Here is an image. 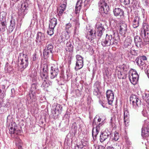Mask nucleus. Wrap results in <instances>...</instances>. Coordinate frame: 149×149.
Listing matches in <instances>:
<instances>
[{
  "instance_id": "f257e3e1",
  "label": "nucleus",
  "mask_w": 149,
  "mask_h": 149,
  "mask_svg": "<svg viewBox=\"0 0 149 149\" xmlns=\"http://www.w3.org/2000/svg\"><path fill=\"white\" fill-rule=\"evenodd\" d=\"M15 125V123H14L10 127L9 129V133L12 137L15 139L16 144L18 149H22V141L18 136L20 134L21 131L20 130H16Z\"/></svg>"
},
{
  "instance_id": "f03ea898",
  "label": "nucleus",
  "mask_w": 149,
  "mask_h": 149,
  "mask_svg": "<svg viewBox=\"0 0 149 149\" xmlns=\"http://www.w3.org/2000/svg\"><path fill=\"white\" fill-rule=\"evenodd\" d=\"M103 120L100 118H97L95 117L94 118L93 123V128L92 134L94 140H95L97 135L98 134L100 130V127L102 125Z\"/></svg>"
},
{
  "instance_id": "7ed1b4c3",
  "label": "nucleus",
  "mask_w": 149,
  "mask_h": 149,
  "mask_svg": "<svg viewBox=\"0 0 149 149\" xmlns=\"http://www.w3.org/2000/svg\"><path fill=\"white\" fill-rule=\"evenodd\" d=\"M104 25L101 23L97 22L95 25V31L91 30L88 31V34L90 35L91 38H94L96 36V34L98 37L100 38L102 36L103 33L105 30Z\"/></svg>"
},
{
  "instance_id": "20e7f679",
  "label": "nucleus",
  "mask_w": 149,
  "mask_h": 149,
  "mask_svg": "<svg viewBox=\"0 0 149 149\" xmlns=\"http://www.w3.org/2000/svg\"><path fill=\"white\" fill-rule=\"evenodd\" d=\"M18 58V65L21 69L25 68L28 65V58L27 55L20 53Z\"/></svg>"
},
{
  "instance_id": "39448f33",
  "label": "nucleus",
  "mask_w": 149,
  "mask_h": 149,
  "mask_svg": "<svg viewBox=\"0 0 149 149\" xmlns=\"http://www.w3.org/2000/svg\"><path fill=\"white\" fill-rule=\"evenodd\" d=\"M53 48V46L51 44H49L47 42L46 44V47L43 52L44 57L45 58L49 57V56L52 55V51Z\"/></svg>"
},
{
  "instance_id": "423d86ee",
  "label": "nucleus",
  "mask_w": 149,
  "mask_h": 149,
  "mask_svg": "<svg viewBox=\"0 0 149 149\" xmlns=\"http://www.w3.org/2000/svg\"><path fill=\"white\" fill-rule=\"evenodd\" d=\"M59 69L57 64H52L51 65L50 77L54 79L56 77L59 73Z\"/></svg>"
},
{
  "instance_id": "0eeeda50",
  "label": "nucleus",
  "mask_w": 149,
  "mask_h": 149,
  "mask_svg": "<svg viewBox=\"0 0 149 149\" xmlns=\"http://www.w3.org/2000/svg\"><path fill=\"white\" fill-rule=\"evenodd\" d=\"M111 132L108 130H106L103 132H102L100 136V141L101 142L107 140L109 141L111 137Z\"/></svg>"
},
{
  "instance_id": "6e6552de",
  "label": "nucleus",
  "mask_w": 149,
  "mask_h": 149,
  "mask_svg": "<svg viewBox=\"0 0 149 149\" xmlns=\"http://www.w3.org/2000/svg\"><path fill=\"white\" fill-rule=\"evenodd\" d=\"M111 41H112V35L107 34L105 38L102 39L101 41V44L104 47L109 46L111 45Z\"/></svg>"
},
{
  "instance_id": "1a4fd4ad",
  "label": "nucleus",
  "mask_w": 149,
  "mask_h": 149,
  "mask_svg": "<svg viewBox=\"0 0 149 149\" xmlns=\"http://www.w3.org/2000/svg\"><path fill=\"white\" fill-rule=\"evenodd\" d=\"M139 75L136 71H133L129 74V78L131 82L133 85L136 84L139 79Z\"/></svg>"
},
{
  "instance_id": "9d476101",
  "label": "nucleus",
  "mask_w": 149,
  "mask_h": 149,
  "mask_svg": "<svg viewBox=\"0 0 149 149\" xmlns=\"http://www.w3.org/2000/svg\"><path fill=\"white\" fill-rule=\"evenodd\" d=\"M62 110V107L59 104H54L52 106V112L54 116H58L60 114Z\"/></svg>"
},
{
  "instance_id": "9b49d317",
  "label": "nucleus",
  "mask_w": 149,
  "mask_h": 149,
  "mask_svg": "<svg viewBox=\"0 0 149 149\" xmlns=\"http://www.w3.org/2000/svg\"><path fill=\"white\" fill-rule=\"evenodd\" d=\"M77 62L75 69L76 70L81 68L83 66V58L81 56L79 55L76 56Z\"/></svg>"
},
{
  "instance_id": "f8f14e48",
  "label": "nucleus",
  "mask_w": 149,
  "mask_h": 149,
  "mask_svg": "<svg viewBox=\"0 0 149 149\" xmlns=\"http://www.w3.org/2000/svg\"><path fill=\"white\" fill-rule=\"evenodd\" d=\"M106 97L109 104L111 105L114 98V94L113 91L110 90H107L106 92Z\"/></svg>"
},
{
  "instance_id": "ddd939ff",
  "label": "nucleus",
  "mask_w": 149,
  "mask_h": 149,
  "mask_svg": "<svg viewBox=\"0 0 149 149\" xmlns=\"http://www.w3.org/2000/svg\"><path fill=\"white\" fill-rule=\"evenodd\" d=\"M146 57L143 56H139L137 58L135 61L137 65L139 66L144 65L146 61L147 60Z\"/></svg>"
},
{
  "instance_id": "4468645a",
  "label": "nucleus",
  "mask_w": 149,
  "mask_h": 149,
  "mask_svg": "<svg viewBox=\"0 0 149 149\" xmlns=\"http://www.w3.org/2000/svg\"><path fill=\"white\" fill-rule=\"evenodd\" d=\"M149 126L147 124L143 125L141 129V135L143 137H147L149 135Z\"/></svg>"
},
{
  "instance_id": "2eb2a0df",
  "label": "nucleus",
  "mask_w": 149,
  "mask_h": 149,
  "mask_svg": "<svg viewBox=\"0 0 149 149\" xmlns=\"http://www.w3.org/2000/svg\"><path fill=\"white\" fill-rule=\"evenodd\" d=\"M45 39V36L44 33L41 32H38L36 34V41L37 43H41Z\"/></svg>"
},
{
  "instance_id": "dca6fc26",
  "label": "nucleus",
  "mask_w": 149,
  "mask_h": 149,
  "mask_svg": "<svg viewBox=\"0 0 149 149\" xmlns=\"http://www.w3.org/2000/svg\"><path fill=\"white\" fill-rule=\"evenodd\" d=\"M113 12L114 15L116 17H120L121 18L123 17L124 11L122 9L119 8H118L114 9Z\"/></svg>"
},
{
  "instance_id": "f3484780",
  "label": "nucleus",
  "mask_w": 149,
  "mask_h": 149,
  "mask_svg": "<svg viewBox=\"0 0 149 149\" xmlns=\"http://www.w3.org/2000/svg\"><path fill=\"white\" fill-rule=\"evenodd\" d=\"M129 114L127 108L124 109V122L126 126H128V124L129 121Z\"/></svg>"
},
{
  "instance_id": "a211bd4d",
  "label": "nucleus",
  "mask_w": 149,
  "mask_h": 149,
  "mask_svg": "<svg viewBox=\"0 0 149 149\" xmlns=\"http://www.w3.org/2000/svg\"><path fill=\"white\" fill-rule=\"evenodd\" d=\"M140 35L146 42L149 41V31H143L141 30Z\"/></svg>"
},
{
  "instance_id": "6ab92c4d",
  "label": "nucleus",
  "mask_w": 149,
  "mask_h": 149,
  "mask_svg": "<svg viewBox=\"0 0 149 149\" xmlns=\"http://www.w3.org/2000/svg\"><path fill=\"white\" fill-rule=\"evenodd\" d=\"M24 8V9H20V11H19L20 12H21L20 13H21L22 15L23 16H24L27 13L29 5L27 3H24L22 4V8Z\"/></svg>"
},
{
  "instance_id": "aec40b11",
  "label": "nucleus",
  "mask_w": 149,
  "mask_h": 149,
  "mask_svg": "<svg viewBox=\"0 0 149 149\" xmlns=\"http://www.w3.org/2000/svg\"><path fill=\"white\" fill-rule=\"evenodd\" d=\"M82 4V1L81 0L78 1L75 6V13L77 15H79L80 12V10L81 8Z\"/></svg>"
},
{
  "instance_id": "412c9836",
  "label": "nucleus",
  "mask_w": 149,
  "mask_h": 149,
  "mask_svg": "<svg viewBox=\"0 0 149 149\" xmlns=\"http://www.w3.org/2000/svg\"><path fill=\"white\" fill-rule=\"evenodd\" d=\"M134 42L136 46L138 47H141L143 45V43L140 38L136 36L134 37Z\"/></svg>"
},
{
  "instance_id": "4be33fe9",
  "label": "nucleus",
  "mask_w": 149,
  "mask_h": 149,
  "mask_svg": "<svg viewBox=\"0 0 149 149\" xmlns=\"http://www.w3.org/2000/svg\"><path fill=\"white\" fill-rule=\"evenodd\" d=\"M73 46L70 41L67 42L65 46V49L67 51L72 53L73 51Z\"/></svg>"
},
{
  "instance_id": "5701e85b",
  "label": "nucleus",
  "mask_w": 149,
  "mask_h": 149,
  "mask_svg": "<svg viewBox=\"0 0 149 149\" xmlns=\"http://www.w3.org/2000/svg\"><path fill=\"white\" fill-rule=\"evenodd\" d=\"M127 30V26L126 24L124 23L120 24L119 28L120 33V34H124L125 33Z\"/></svg>"
},
{
  "instance_id": "b1692460",
  "label": "nucleus",
  "mask_w": 149,
  "mask_h": 149,
  "mask_svg": "<svg viewBox=\"0 0 149 149\" xmlns=\"http://www.w3.org/2000/svg\"><path fill=\"white\" fill-rule=\"evenodd\" d=\"M4 20H3V21L0 20L1 23H0V31L3 32H4L5 31L6 29V22L5 20V16L4 17Z\"/></svg>"
},
{
  "instance_id": "393cba45",
  "label": "nucleus",
  "mask_w": 149,
  "mask_h": 149,
  "mask_svg": "<svg viewBox=\"0 0 149 149\" xmlns=\"http://www.w3.org/2000/svg\"><path fill=\"white\" fill-rule=\"evenodd\" d=\"M57 24V20L56 18L53 17L49 21V26L51 28H54Z\"/></svg>"
},
{
  "instance_id": "a878e982",
  "label": "nucleus",
  "mask_w": 149,
  "mask_h": 149,
  "mask_svg": "<svg viewBox=\"0 0 149 149\" xmlns=\"http://www.w3.org/2000/svg\"><path fill=\"white\" fill-rule=\"evenodd\" d=\"M10 24L9 27V31L10 32L13 31L15 26V19H12L10 21Z\"/></svg>"
},
{
  "instance_id": "bb28decb",
  "label": "nucleus",
  "mask_w": 149,
  "mask_h": 149,
  "mask_svg": "<svg viewBox=\"0 0 149 149\" xmlns=\"http://www.w3.org/2000/svg\"><path fill=\"white\" fill-rule=\"evenodd\" d=\"M139 17L137 16L135 17L133 23V27L134 28H136L138 27L139 25Z\"/></svg>"
},
{
  "instance_id": "cd10ccee",
  "label": "nucleus",
  "mask_w": 149,
  "mask_h": 149,
  "mask_svg": "<svg viewBox=\"0 0 149 149\" xmlns=\"http://www.w3.org/2000/svg\"><path fill=\"white\" fill-rule=\"evenodd\" d=\"M70 37L69 34H65L64 36H61L59 39V40L61 42H63L66 40H68Z\"/></svg>"
},
{
  "instance_id": "c85d7f7f",
  "label": "nucleus",
  "mask_w": 149,
  "mask_h": 149,
  "mask_svg": "<svg viewBox=\"0 0 149 149\" xmlns=\"http://www.w3.org/2000/svg\"><path fill=\"white\" fill-rule=\"evenodd\" d=\"M42 81L43 82L41 86L42 87L47 88L51 84V82L48 81V79L47 80H42Z\"/></svg>"
},
{
  "instance_id": "c756f323",
  "label": "nucleus",
  "mask_w": 149,
  "mask_h": 149,
  "mask_svg": "<svg viewBox=\"0 0 149 149\" xmlns=\"http://www.w3.org/2000/svg\"><path fill=\"white\" fill-rule=\"evenodd\" d=\"M100 10L101 11L102 13H105V14H107L109 10V6L107 5L103 6L100 9Z\"/></svg>"
},
{
  "instance_id": "7c9ffc66",
  "label": "nucleus",
  "mask_w": 149,
  "mask_h": 149,
  "mask_svg": "<svg viewBox=\"0 0 149 149\" xmlns=\"http://www.w3.org/2000/svg\"><path fill=\"white\" fill-rule=\"evenodd\" d=\"M133 107L134 109H137L141 105V101L139 100H136V102H135L134 103H132Z\"/></svg>"
},
{
  "instance_id": "2f4dec72",
  "label": "nucleus",
  "mask_w": 149,
  "mask_h": 149,
  "mask_svg": "<svg viewBox=\"0 0 149 149\" xmlns=\"http://www.w3.org/2000/svg\"><path fill=\"white\" fill-rule=\"evenodd\" d=\"M107 0H100L98 3V6L100 7V9L102 8L103 6L107 5Z\"/></svg>"
},
{
  "instance_id": "473e14b6",
  "label": "nucleus",
  "mask_w": 149,
  "mask_h": 149,
  "mask_svg": "<svg viewBox=\"0 0 149 149\" xmlns=\"http://www.w3.org/2000/svg\"><path fill=\"white\" fill-rule=\"evenodd\" d=\"M116 72L117 73L119 79H124L125 78V74L122 71L118 70V71H116Z\"/></svg>"
},
{
  "instance_id": "72a5a7b5",
  "label": "nucleus",
  "mask_w": 149,
  "mask_h": 149,
  "mask_svg": "<svg viewBox=\"0 0 149 149\" xmlns=\"http://www.w3.org/2000/svg\"><path fill=\"white\" fill-rule=\"evenodd\" d=\"M139 100L135 95H132L130 97V104L132 103H134L135 101L136 102V100Z\"/></svg>"
},
{
  "instance_id": "f704fd0d",
  "label": "nucleus",
  "mask_w": 149,
  "mask_h": 149,
  "mask_svg": "<svg viewBox=\"0 0 149 149\" xmlns=\"http://www.w3.org/2000/svg\"><path fill=\"white\" fill-rule=\"evenodd\" d=\"M132 40L130 39H127L124 42V46L125 47H127L131 45Z\"/></svg>"
},
{
  "instance_id": "c9c22d12",
  "label": "nucleus",
  "mask_w": 149,
  "mask_h": 149,
  "mask_svg": "<svg viewBox=\"0 0 149 149\" xmlns=\"http://www.w3.org/2000/svg\"><path fill=\"white\" fill-rule=\"evenodd\" d=\"M72 26V24L70 23H68L65 24V30L66 31V33L69 34L70 32L69 29Z\"/></svg>"
},
{
  "instance_id": "e433bc0d",
  "label": "nucleus",
  "mask_w": 149,
  "mask_h": 149,
  "mask_svg": "<svg viewBox=\"0 0 149 149\" xmlns=\"http://www.w3.org/2000/svg\"><path fill=\"white\" fill-rule=\"evenodd\" d=\"M40 77L42 80H47L48 79V73L40 72Z\"/></svg>"
},
{
  "instance_id": "4c0bfd02",
  "label": "nucleus",
  "mask_w": 149,
  "mask_h": 149,
  "mask_svg": "<svg viewBox=\"0 0 149 149\" xmlns=\"http://www.w3.org/2000/svg\"><path fill=\"white\" fill-rule=\"evenodd\" d=\"M54 28H51V27L49 26L47 33L50 36H51L53 34Z\"/></svg>"
},
{
  "instance_id": "58836bf2",
  "label": "nucleus",
  "mask_w": 149,
  "mask_h": 149,
  "mask_svg": "<svg viewBox=\"0 0 149 149\" xmlns=\"http://www.w3.org/2000/svg\"><path fill=\"white\" fill-rule=\"evenodd\" d=\"M142 97L143 99L145 100L146 102L149 103V94L145 93L143 94Z\"/></svg>"
},
{
  "instance_id": "ea45409f",
  "label": "nucleus",
  "mask_w": 149,
  "mask_h": 149,
  "mask_svg": "<svg viewBox=\"0 0 149 149\" xmlns=\"http://www.w3.org/2000/svg\"><path fill=\"white\" fill-rule=\"evenodd\" d=\"M143 29L142 30H143V31H149V26L146 23H143Z\"/></svg>"
},
{
  "instance_id": "a19ab883",
  "label": "nucleus",
  "mask_w": 149,
  "mask_h": 149,
  "mask_svg": "<svg viewBox=\"0 0 149 149\" xmlns=\"http://www.w3.org/2000/svg\"><path fill=\"white\" fill-rule=\"evenodd\" d=\"M81 145H82L84 146H87L88 144V141H87V140L86 139H82L81 140Z\"/></svg>"
},
{
  "instance_id": "79ce46f5",
  "label": "nucleus",
  "mask_w": 149,
  "mask_h": 149,
  "mask_svg": "<svg viewBox=\"0 0 149 149\" xmlns=\"http://www.w3.org/2000/svg\"><path fill=\"white\" fill-rule=\"evenodd\" d=\"M66 6V3H63L61 4L59 6L58 10H62L63 11H65Z\"/></svg>"
},
{
  "instance_id": "37998d69",
  "label": "nucleus",
  "mask_w": 149,
  "mask_h": 149,
  "mask_svg": "<svg viewBox=\"0 0 149 149\" xmlns=\"http://www.w3.org/2000/svg\"><path fill=\"white\" fill-rule=\"evenodd\" d=\"M94 94L98 97V96H99L100 94V93L99 91V89L97 88H96L94 89L93 91Z\"/></svg>"
},
{
  "instance_id": "c03bdc74",
  "label": "nucleus",
  "mask_w": 149,
  "mask_h": 149,
  "mask_svg": "<svg viewBox=\"0 0 149 149\" xmlns=\"http://www.w3.org/2000/svg\"><path fill=\"white\" fill-rule=\"evenodd\" d=\"M120 2L125 5H128L130 3V0H120Z\"/></svg>"
},
{
  "instance_id": "a18cd8bd",
  "label": "nucleus",
  "mask_w": 149,
  "mask_h": 149,
  "mask_svg": "<svg viewBox=\"0 0 149 149\" xmlns=\"http://www.w3.org/2000/svg\"><path fill=\"white\" fill-rule=\"evenodd\" d=\"M119 137V133L117 132L115 133L113 140L115 141H117Z\"/></svg>"
},
{
  "instance_id": "49530a36",
  "label": "nucleus",
  "mask_w": 149,
  "mask_h": 149,
  "mask_svg": "<svg viewBox=\"0 0 149 149\" xmlns=\"http://www.w3.org/2000/svg\"><path fill=\"white\" fill-rule=\"evenodd\" d=\"M38 56L36 53L34 54L33 55L32 60L33 61H35L38 60Z\"/></svg>"
},
{
  "instance_id": "de8ad7c7",
  "label": "nucleus",
  "mask_w": 149,
  "mask_h": 149,
  "mask_svg": "<svg viewBox=\"0 0 149 149\" xmlns=\"http://www.w3.org/2000/svg\"><path fill=\"white\" fill-rule=\"evenodd\" d=\"M83 147V146L81 144H77L75 146V149H82Z\"/></svg>"
},
{
  "instance_id": "09e8293b",
  "label": "nucleus",
  "mask_w": 149,
  "mask_h": 149,
  "mask_svg": "<svg viewBox=\"0 0 149 149\" xmlns=\"http://www.w3.org/2000/svg\"><path fill=\"white\" fill-rule=\"evenodd\" d=\"M118 41L115 39H113L112 38V41H111V45H116L118 43Z\"/></svg>"
},
{
  "instance_id": "8fccbe9b",
  "label": "nucleus",
  "mask_w": 149,
  "mask_h": 149,
  "mask_svg": "<svg viewBox=\"0 0 149 149\" xmlns=\"http://www.w3.org/2000/svg\"><path fill=\"white\" fill-rule=\"evenodd\" d=\"M48 71V69L47 68V66H45L44 68L42 69V70L41 72H42L43 73H48L47 71Z\"/></svg>"
},
{
  "instance_id": "3c124183",
  "label": "nucleus",
  "mask_w": 149,
  "mask_h": 149,
  "mask_svg": "<svg viewBox=\"0 0 149 149\" xmlns=\"http://www.w3.org/2000/svg\"><path fill=\"white\" fill-rule=\"evenodd\" d=\"M121 70H123V71H126L127 70V68L126 65H123L121 67V68H120Z\"/></svg>"
},
{
  "instance_id": "603ef678",
  "label": "nucleus",
  "mask_w": 149,
  "mask_h": 149,
  "mask_svg": "<svg viewBox=\"0 0 149 149\" xmlns=\"http://www.w3.org/2000/svg\"><path fill=\"white\" fill-rule=\"evenodd\" d=\"M58 15L59 17H60L62 15L64 11H63L62 10H58Z\"/></svg>"
},
{
  "instance_id": "864d4df0",
  "label": "nucleus",
  "mask_w": 149,
  "mask_h": 149,
  "mask_svg": "<svg viewBox=\"0 0 149 149\" xmlns=\"http://www.w3.org/2000/svg\"><path fill=\"white\" fill-rule=\"evenodd\" d=\"M95 149H105V148L102 146H96Z\"/></svg>"
},
{
  "instance_id": "5fc2aeb1",
  "label": "nucleus",
  "mask_w": 149,
  "mask_h": 149,
  "mask_svg": "<svg viewBox=\"0 0 149 149\" xmlns=\"http://www.w3.org/2000/svg\"><path fill=\"white\" fill-rule=\"evenodd\" d=\"M93 0H85V3L86 4H90L91 3Z\"/></svg>"
},
{
  "instance_id": "6e6d98bb",
  "label": "nucleus",
  "mask_w": 149,
  "mask_h": 149,
  "mask_svg": "<svg viewBox=\"0 0 149 149\" xmlns=\"http://www.w3.org/2000/svg\"><path fill=\"white\" fill-rule=\"evenodd\" d=\"M72 57V54L71 53V54H70V55L68 56V61L70 63L71 62Z\"/></svg>"
},
{
  "instance_id": "4d7b16f0",
  "label": "nucleus",
  "mask_w": 149,
  "mask_h": 149,
  "mask_svg": "<svg viewBox=\"0 0 149 149\" xmlns=\"http://www.w3.org/2000/svg\"><path fill=\"white\" fill-rule=\"evenodd\" d=\"M5 88V86L4 85H2L0 86V88L2 89L3 92H4Z\"/></svg>"
},
{
  "instance_id": "13d9d810",
  "label": "nucleus",
  "mask_w": 149,
  "mask_h": 149,
  "mask_svg": "<svg viewBox=\"0 0 149 149\" xmlns=\"http://www.w3.org/2000/svg\"><path fill=\"white\" fill-rule=\"evenodd\" d=\"M99 103L102 105V106L103 107H105L104 103H103L101 100L99 101Z\"/></svg>"
},
{
  "instance_id": "bf43d9fd",
  "label": "nucleus",
  "mask_w": 149,
  "mask_h": 149,
  "mask_svg": "<svg viewBox=\"0 0 149 149\" xmlns=\"http://www.w3.org/2000/svg\"><path fill=\"white\" fill-rule=\"evenodd\" d=\"M36 84L35 83H33L32 84L31 86V88H36Z\"/></svg>"
},
{
  "instance_id": "052dcab7",
  "label": "nucleus",
  "mask_w": 149,
  "mask_h": 149,
  "mask_svg": "<svg viewBox=\"0 0 149 149\" xmlns=\"http://www.w3.org/2000/svg\"><path fill=\"white\" fill-rule=\"evenodd\" d=\"M3 106L4 107V104L3 102H2V101H0V108Z\"/></svg>"
},
{
  "instance_id": "680f3d73",
  "label": "nucleus",
  "mask_w": 149,
  "mask_h": 149,
  "mask_svg": "<svg viewBox=\"0 0 149 149\" xmlns=\"http://www.w3.org/2000/svg\"><path fill=\"white\" fill-rule=\"evenodd\" d=\"M107 149H116L113 147L111 146H109L107 147Z\"/></svg>"
},
{
  "instance_id": "e2e57ef3",
  "label": "nucleus",
  "mask_w": 149,
  "mask_h": 149,
  "mask_svg": "<svg viewBox=\"0 0 149 149\" xmlns=\"http://www.w3.org/2000/svg\"><path fill=\"white\" fill-rule=\"evenodd\" d=\"M3 14H4V15H6L5 13L3 12H1L0 13V18H1V16L3 15Z\"/></svg>"
},
{
  "instance_id": "0e129e2a",
  "label": "nucleus",
  "mask_w": 149,
  "mask_h": 149,
  "mask_svg": "<svg viewBox=\"0 0 149 149\" xmlns=\"http://www.w3.org/2000/svg\"><path fill=\"white\" fill-rule=\"evenodd\" d=\"M144 3L145 5L147 6L148 5V2L147 0H145Z\"/></svg>"
},
{
  "instance_id": "69168bd1",
  "label": "nucleus",
  "mask_w": 149,
  "mask_h": 149,
  "mask_svg": "<svg viewBox=\"0 0 149 149\" xmlns=\"http://www.w3.org/2000/svg\"><path fill=\"white\" fill-rule=\"evenodd\" d=\"M77 30V27H75V29H74V34L75 35L76 33V31Z\"/></svg>"
},
{
  "instance_id": "338daca9",
  "label": "nucleus",
  "mask_w": 149,
  "mask_h": 149,
  "mask_svg": "<svg viewBox=\"0 0 149 149\" xmlns=\"http://www.w3.org/2000/svg\"><path fill=\"white\" fill-rule=\"evenodd\" d=\"M30 95V94H29V97L27 98L28 100H29V98L30 99H31V95Z\"/></svg>"
},
{
  "instance_id": "774afa93",
  "label": "nucleus",
  "mask_w": 149,
  "mask_h": 149,
  "mask_svg": "<svg viewBox=\"0 0 149 149\" xmlns=\"http://www.w3.org/2000/svg\"><path fill=\"white\" fill-rule=\"evenodd\" d=\"M147 75L148 77L149 78V69L147 71Z\"/></svg>"
}]
</instances>
